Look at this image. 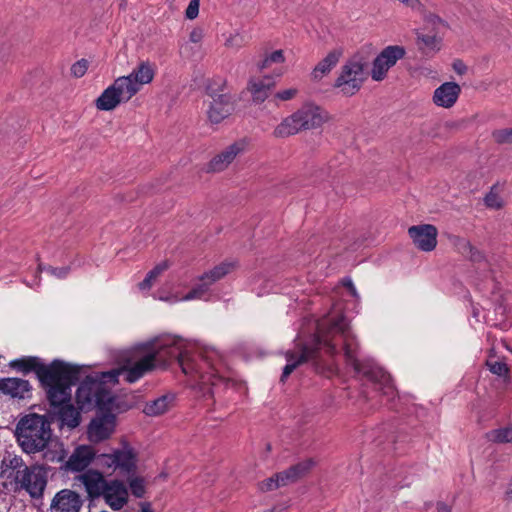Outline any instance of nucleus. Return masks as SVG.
Instances as JSON below:
<instances>
[{"mask_svg":"<svg viewBox=\"0 0 512 512\" xmlns=\"http://www.w3.org/2000/svg\"><path fill=\"white\" fill-rule=\"evenodd\" d=\"M147 355H151L154 368L166 367L177 360L183 373L195 377L215 398L222 390L234 386L235 382L223 374L225 366L223 356L216 350L190 354L172 339L156 340L141 346Z\"/></svg>","mask_w":512,"mask_h":512,"instance_id":"nucleus-1","label":"nucleus"},{"mask_svg":"<svg viewBox=\"0 0 512 512\" xmlns=\"http://www.w3.org/2000/svg\"><path fill=\"white\" fill-rule=\"evenodd\" d=\"M151 355H147L142 347L135 352V362L118 369L86 376L76 391V403L81 411H91L95 406L109 409L115 396L112 387L118 383V377L124 376L129 383H134L146 373L154 369Z\"/></svg>","mask_w":512,"mask_h":512,"instance_id":"nucleus-2","label":"nucleus"},{"mask_svg":"<svg viewBox=\"0 0 512 512\" xmlns=\"http://www.w3.org/2000/svg\"><path fill=\"white\" fill-rule=\"evenodd\" d=\"M332 332L341 339L344 356L357 375H362L370 381L376 390L389 397L394 396L395 388L391 376L371 360H359L357 357L358 343L351 333L344 317L338 318L331 327Z\"/></svg>","mask_w":512,"mask_h":512,"instance_id":"nucleus-3","label":"nucleus"},{"mask_svg":"<svg viewBox=\"0 0 512 512\" xmlns=\"http://www.w3.org/2000/svg\"><path fill=\"white\" fill-rule=\"evenodd\" d=\"M82 368L62 359H53L49 363L44 361L37 380L49 405L71 400L72 386L80 380Z\"/></svg>","mask_w":512,"mask_h":512,"instance_id":"nucleus-4","label":"nucleus"},{"mask_svg":"<svg viewBox=\"0 0 512 512\" xmlns=\"http://www.w3.org/2000/svg\"><path fill=\"white\" fill-rule=\"evenodd\" d=\"M53 415L30 413L16 424L15 436L21 449L27 454L44 450L52 436Z\"/></svg>","mask_w":512,"mask_h":512,"instance_id":"nucleus-5","label":"nucleus"},{"mask_svg":"<svg viewBox=\"0 0 512 512\" xmlns=\"http://www.w3.org/2000/svg\"><path fill=\"white\" fill-rule=\"evenodd\" d=\"M327 119L328 113L324 109L313 102H306L275 127L273 136L275 138H286L303 130L316 129Z\"/></svg>","mask_w":512,"mask_h":512,"instance_id":"nucleus-6","label":"nucleus"},{"mask_svg":"<svg viewBox=\"0 0 512 512\" xmlns=\"http://www.w3.org/2000/svg\"><path fill=\"white\" fill-rule=\"evenodd\" d=\"M369 60L361 52L353 54L341 66L333 87L346 97L357 94L369 76Z\"/></svg>","mask_w":512,"mask_h":512,"instance_id":"nucleus-7","label":"nucleus"},{"mask_svg":"<svg viewBox=\"0 0 512 512\" xmlns=\"http://www.w3.org/2000/svg\"><path fill=\"white\" fill-rule=\"evenodd\" d=\"M322 345L327 348L328 353L331 355L337 352V343L323 340L319 336L315 337L311 345L301 344L298 345L297 350L287 351L285 353L287 364L283 368L280 381L284 383L297 367L306 362H312L315 370L318 371V358Z\"/></svg>","mask_w":512,"mask_h":512,"instance_id":"nucleus-8","label":"nucleus"},{"mask_svg":"<svg viewBox=\"0 0 512 512\" xmlns=\"http://www.w3.org/2000/svg\"><path fill=\"white\" fill-rule=\"evenodd\" d=\"M206 90L208 96L212 98L207 112L208 118L210 122L218 124L233 113L236 98L225 91V81H221L218 88H215L214 84H209Z\"/></svg>","mask_w":512,"mask_h":512,"instance_id":"nucleus-9","label":"nucleus"},{"mask_svg":"<svg viewBox=\"0 0 512 512\" xmlns=\"http://www.w3.org/2000/svg\"><path fill=\"white\" fill-rule=\"evenodd\" d=\"M97 460L99 465L118 470L122 476H133L137 471V453L128 444L110 454L99 455Z\"/></svg>","mask_w":512,"mask_h":512,"instance_id":"nucleus-10","label":"nucleus"},{"mask_svg":"<svg viewBox=\"0 0 512 512\" xmlns=\"http://www.w3.org/2000/svg\"><path fill=\"white\" fill-rule=\"evenodd\" d=\"M17 487L25 490L32 498H39L43 495L47 484L46 471L38 465L25 466L13 476Z\"/></svg>","mask_w":512,"mask_h":512,"instance_id":"nucleus-11","label":"nucleus"},{"mask_svg":"<svg viewBox=\"0 0 512 512\" xmlns=\"http://www.w3.org/2000/svg\"><path fill=\"white\" fill-rule=\"evenodd\" d=\"M126 80L119 77L115 79L112 85L107 87L96 99L95 106L101 111H111L120 103L127 102L132 98V87L127 85Z\"/></svg>","mask_w":512,"mask_h":512,"instance_id":"nucleus-12","label":"nucleus"},{"mask_svg":"<svg viewBox=\"0 0 512 512\" xmlns=\"http://www.w3.org/2000/svg\"><path fill=\"white\" fill-rule=\"evenodd\" d=\"M405 55L406 50L403 46L389 45L385 47L373 60L370 72L371 78L377 82L384 80L389 69L395 66L397 61L403 59Z\"/></svg>","mask_w":512,"mask_h":512,"instance_id":"nucleus-13","label":"nucleus"},{"mask_svg":"<svg viewBox=\"0 0 512 512\" xmlns=\"http://www.w3.org/2000/svg\"><path fill=\"white\" fill-rule=\"evenodd\" d=\"M114 406L112 402L109 409H101L99 406H95L102 414L91 420L87 434L91 442L99 443L108 439L115 428V415L111 412Z\"/></svg>","mask_w":512,"mask_h":512,"instance_id":"nucleus-14","label":"nucleus"},{"mask_svg":"<svg viewBox=\"0 0 512 512\" xmlns=\"http://www.w3.org/2000/svg\"><path fill=\"white\" fill-rule=\"evenodd\" d=\"M408 235L415 247L424 252H430L436 248L438 231L434 225L421 224L409 227Z\"/></svg>","mask_w":512,"mask_h":512,"instance_id":"nucleus-15","label":"nucleus"},{"mask_svg":"<svg viewBox=\"0 0 512 512\" xmlns=\"http://www.w3.org/2000/svg\"><path fill=\"white\" fill-rule=\"evenodd\" d=\"M83 505L81 496L70 489H63L54 496L51 512H79Z\"/></svg>","mask_w":512,"mask_h":512,"instance_id":"nucleus-16","label":"nucleus"},{"mask_svg":"<svg viewBox=\"0 0 512 512\" xmlns=\"http://www.w3.org/2000/svg\"><path fill=\"white\" fill-rule=\"evenodd\" d=\"M106 503L115 511L122 509L128 502V489L124 482L118 479L107 482L102 493Z\"/></svg>","mask_w":512,"mask_h":512,"instance_id":"nucleus-17","label":"nucleus"},{"mask_svg":"<svg viewBox=\"0 0 512 512\" xmlns=\"http://www.w3.org/2000/svg\"><path fill=\"white\" fill-rule=\"evenodd\" d=\"M0 392L19 400L31 398L32 385L26 379L8 377L0 379Z\"/></svg>","mask_w":512,"mask_h":512,"instance_id":"nucleus-18","label":"nucleus"},{"mask_svg":"<svg viewBox=\"0 0 512 512\" xmlns=\"http://www.w3.org/2000/svg\"><path fill=\"white\" fill-rule=\"evenodd\" d=\"M50 407L52 410L46 415H53L54 422L58 421L60 426L76 428L80 424V412L71 404V400L59 405H50Z\"/></svg>","mask_w":512,"mask_h":512,"instance_id":"nucleus-19","label":"nucleus"},{"mask_svg":"<svg viewBox=\"0 0 512 512\" xmlns=\"http://www.w3.org/2000/svg\"><path fill=\"white\" fill-rule=\"evenodd\" d=\"M96 457L93 447L80 445L75 448L69 459L65 463V468L71 472H81L85 470L92 460Z\"/></svg>","mask_w":512,"mask_h":512,"instance_id":"nucleus-20","label":"nucleus"},{"mask_svg":"<svg viewBox=\"0 0 512 512\" xmlns=\"http://www.w3.org/2000/svg\"><path fill=\"white\" fill-rule=\"evenodd\" d=\"M314 466L315 461L312 458L305 459L277 473V477L280 479V484L286 486L304 478Z\"/></svg>","mask_w":512,"mask_h":512,"instance_id":"nucleus-21","label":"nucleus"},{"mask_svg":"<svg viewBox=\"0 0 512 512\" xmlns=\"http://www.w3.org/2000/svg\"><path fill=\"white\" fill-rule=\"evenodd\" d=\"M461 93V87L456 82H445L435 89L433 102L443 108H451Z\"/></svg>","mask_w":512,"mask_h":512,"instance_id":"nucleus-22","label":"nucleus"},{"mask_svg":"<svg viewBox=\"0 0 512 512\" xmlns=\"http://www.w3.org/2000/svg\"><path fill=\"white\" fill-rule=\"evenodd\" d=\"M154 72L148 63L142 62L129 75L119 77L126 80V84L132 87V97L138 93L144 84H148L153 80Z\"/></svg>","mask_w":512,"mask_h":512,"instance_id":"nucleus-23","label":"nucleus"},{"mask_svg":"<svg viewBox=\"0 0 512 512\" xmlns=\"http://www.w3.org/2000/svg\"><path fill=\"white\" fill-rule=\"evenodd\" d=\"M244 149L243 144L235 142L226 147L222 152L214 156L209 162L208 171L220 172L228 167L230 163L240 154Z\"/></svg>","mask_w":512,"mask_h":512,"instance_id":"nucleus-24","label":"nucleus"},{"mask_svg":"<svg viewBox=\"0 0 512 512\" xmlns=\"http://www.w3.org/2000/svg\"><path fill=\"white\" fill-rule=\"evenodd\" d=\"M79 479L85 486L88 496L91 499L102 496L108 482L104 479L102 473L97 470H87L79 476Z\"/></svg>","mask_w":512,"mask_h":512,"instance_id":"nucleus-25","label":"nucleus"},{"mask_svg":"<svg viewBox=\"0 0 512 512\" xmlns=\"http://www.w3.org/2000/svg\"><path fill=\"white\" fill-rule=\"evenodd\" d=\"M44 359L38 356H22L20 358L13 359L9 362L8 366L12 370L28 375L34 373L38 379V375L41 371Z\"/></svg>","mask_w":512,"mask_h":512,"instance_id":"nucleus-26","label":"nucleus"},{"mask_svg":"<svg viewBox=\"0 0 512 512\" xmlns=\"http://www.w3.org/2000/svg\"><path fill=\"white\" fill-rule=\"evenodd\" d=\"M343 55L341 48L333 49L330 51L313 69L311 78L314 81L321 80L324 76L328 75L331 70L337 65Z\"/></svg>","mask_w":512,"mask_h":512,"instance_id":"nucleus-27","label":"nucleus"},{"mask_svg":"<svg viewBox=\"0 0 512 512\" xmlns=\"http://www.w3.org/2000/svg\"><path fill=\"white\" fill-rule=\"evenodd\" d=\"M274 86L273 79L265 77L263 79H251L248 82L247 89L250 91L254 102L262 103L269 97Z\"/></svg>","mask_w":512,"mask_h":512,"instance_id":"nucleus-28","label":"nucleus"},{"mask_svg":"<svg viewBox=\"0 0 512 512\" xmlns=\"http://www.w3.org/2000/svg\"><path fill=\"white\" fill-rule=\"evenodd\" d=\"M172 401L173 396L162 395L153 401L147 402L143 412L147 416H159L169 409Z\"/></svg>","mask_w":512,"mask_h":512,"instance_id":"nucleus-29","label":"nucleus"},{"mask_svg":"<svg viewBox=\"0 0 512 512\" xmlns=\"http://www.w3.org/2000/svg\"><path fill=\"white\" fill-rule=\"evenodd\" d=\"M440 41V38H437L436 35L417 33V46L425 55L438 51Z\"/></svg>","mask_w":512,"mask_h":512,"instance_id":"nucleus-30","label":"nucleus"},{"mask_svg":"<svg viewBox=\"0 0 512 512\" xmlns=\"http://www.w3.org/2000/svg\"><path fill=\"white\" fill-rule=\"evenodd\" d=\"M235 266L234 262H223L200 277V281L207 280L210 285L227 275Z\"/></svg>","mask_w":512,"mask_h":512,"instance_id":"nucleus-31","label":"nucleus"},{"mask_svg":"<svg viewBox=\"0 0 512 512\" xmlns=\"http://www.w3.org/2000/svg\"><path fill=\"white\" fill-rule=\"evenodd\" d=\"M25 463L20 456L8 454L1 461L2 472L7 474L8 478H13L16 472L25 467Z\"/></svg>","mask_w":512,"mask_h":512,"instance_id":"nucleus-32","label":"nucleus"},{"mask_svg":"<svg viewBox=\"0 0 512 512\" xmlns=\"http://www.w3.org/2000/svg\"><path fill=\"white\" fill-rule=\"evenodd\" d=\"M168 263L166 261L157 264L152 270H150L146 277L138 284L140 290H149L154 280L161 275L165 270L168 269Z\"/></svg>","mask_w":512,"mask_h":512,"instance_id":"nucleus-33","label":"nucleus"},{"mask_svg":"<svg viewBox=\"0 0 512 512\" xmlns=\"http://www.w3.org/2000/svg\"><path fill=\"white\" fill-rule=\"evenodd\" d=\"M489 441L495 443H512V427L494 429L486 434Z\"/></svg>","mask_w":512,"mask_h":512,"instance_id":"nucleus-34","label":"nucleus"},{"mask_svg":"<svg viewBox=\"0 0 512 512\" xmlns=\"http://www.w3.org/2000/svg\"><path fill=\"white\" fill-rule=\"evenodd\" d=\"M210 283L207 280L200 281L195 287H193L182 300L189 301L193 299H202L210 288Z\"/></svg>","mask_w":512,"mask_h":512,"instance_id":"nucleus-35","label":"nucleus"},{"mask_svg":"<svg viewBox=\"0 0 512 512\" xmlns=\"http://www.w3.org/2000/svg\"><path fill=\"white\" fill-rule=\"evenodd\" d=\"M131 493L136 498H142L145 494V482L142 477L139 476H126Z\"/></svg>","mask_w":512,"mask_h":512,"instance_id":"nucleus-36","label":"nucleus"},{"mask_svg":"<svg viewBox=\"0 0 512 512\" xmlns=\"http://www.w3.org/2000/svg\"><path fill=\"white\" fill-rule=\"evenodd\" d=\"M495 185L491 187L489 193L484 197V203L488 208L500 209L503 205L500 196L494 192Z\"/></svg>","mask_w":512,"mask_h":512,"instance_id":"nucleus-37","label":"nucleus"},{"mask_svg":"<svg viewBox=\"0 0 512 512\" xmlns=\"http://www.w3.org/2000/svg\"><path fill=\"white\" fill-rule=\"evenodd\" d=\"M492 137L497 144L512 143V128L495 130Z\"/></svg>","mask_w":512,"mask_h":512,"instance_id":"nucleus-38","label":"nucleus"},{"mask_svg":"<svg viewBox=\"0 0 512 512\" xmlns=\"http://www.w3.org/2000/svg\"><path fill=\"white\" fill-rule=\"evenodd\" d=\"M39 270L40 271H46L48 272L49 274L59 278V279H64L68 276V274L70 273V267L69 266H63V267H53V266H44L42 267V265H39Z\"/></svg>","mask_w":512,"mask_h":512,"instance_id":"nucleus-39","label":"nucleus"},{"mask_svg":"<svg viewBox=\"0 0 512 512\" xmlns=\"http://www.w3.org/2000/svg\"><path fill=\"white\" fill-rule=\"evenodd\" d=\"M89 62L86 59H81L71 66V74L76 78H81L87 72Z\"/></svg>","mask_w":512,"mask_h":512,"instance_id":"nucleus-40","label":"nucleus"},{"mask_svg":"<svg viewBox=\"0 0 512 512\" xmlns=\"http://www.w3.org/2000/svg\"><path fill=\"white\" fill-rule=\"evenodd\" d=\"M454 245L458 252L465 257L467 254H469V252L473 251V245L465 238L456 237L454 240Z\"/></svg>","mask_w":512,"mask_h":512,"instance_id":"nucleus-41","label":"nucleus"},{"mask_svg":"<svg viewBox=\"0 0 512 512\" xmlns=\"http://www.w3.org/2000/svg\"><path fill=\"white\" fill-rule=\"evenodd\" d=\"M489 370L498 376H505L508 373L507 364L502 361L488 362Z\"/></svg>","mask_w":512,"mask_h":512,"instance_id":"nucleus-42","label":"nucleus"},{"mask_svg":"<svg viewBox=\"0 0 512 512\" xmlns=\"http://www.w3.org/2000/svg\"><path fill=\"white\" fill-rule=\"evenodd\" d=\"M282 486L283 485L280 484V479L277 477L276 473L274 476L262 481L260 484V489L262 491H271Z\"/></svg>","mask_w":512,"mask_h":512,"instance_id":"nucleus-43","label":"nucleus"},{"mask_svg":"<svg viewBox=\"0 0 512 512\" xmlns=\"http://www.w3.org/2000/svg\"><path fill=\"white\" fill-rule=\"evenodd\" d=\"M297 88H289L282 91H278L274 94V100L288 101L296 97L298 94Z\"/></svg>","mask_w":512,"mask_h":512,"instance_id":"nucleus-44","label":"nucleus"},{"mask_svg":"<svg viewBox=\"0 0 512 512\" xmlns=\"http://www.w3.org/2000/svg\"><path fill=\"white\" fill-rule=\"evenodd\" d=\"M199 2L200 0H190V3L186 9V18L192 20L198 16L199 13Z\"/></svg>","mask_w":512,"mask_h":512,"instance_id":"nucleus-45","label":"nucleus"},{"mask_svg":"<svg viewBox=\"0 0 512 512\" xmlns=\"http://www.w3.org/2000/svg\"><path fill=\"white\" fill-rule=\"evenodd\" d=\"M472 262H481L484 260V255L476 247L473 246V251L466 255Z\"/></svg>","mask_w":512,"mask_h":512,"instance_id":"nucleus-46","label":"nucleus"},{"mask_svg":"<svg viewBox=\"0 0 512 512\" xmlns=\"http://www.w3.org/2000/svg\"><path fill=\"white\" fill-rule=\"evenodd\" d=\"M271 63H282L284 62V54L282 50H276L267 56Z\"/></svg>","mask_w":512,"mask_h":512,"instance_id":"nucleus-47","label":"nucleus"},{"mask_svg":"<svg viewBox=\"0 0 512 512\" xmlns=\"http://www.w3.org/2000/svg\"><path fill=\"white\" fill-rule=\"evenodd\" d=\"M203 38V31L199 28H195L190 32L189 40L193 43H199Z\"/></svg>","mask_w":512,"mask_h":512,"instance_id":"nucleus-48","label":"nucleus"},{"mask_svg":"<svg viewBox=\"0 0 512 512\" xmlns=\"http://www.w3.org/2000/svg\"><path fill=\"white\" fill-rule=\"evenodd\" d=\"M453 69L454 71L459 74V75H463L466 73L467 71V66L464 64L463 61L457 59L453 62Z\"/></svg>","mask_w":512,"mask_h":512,"instance_id":"nucleus-49","label":"nucleus"},{"mask_svg":"<svg viewBox=\"0 0 512 512\" xmlns=\"http://www.w3.org/2000/svg\"><path fill=\"white\" fill-rule=\"evenodd\" d=\"M398 1L412 9H420L422 6L420 0H398Z\"/></svg>","mask_w":512,"mask_h":512,"instance_id":"nucleus-50","label":"nucleus"},{"mask_svg":"<svg viewBox=\"0 0 512 512\" xmlns=\"http://www.w3.org/2000/svg\"><path fill=\"white\" fill-rule=\"evenodd\" d=\"M343 285L348 288V290L354 297H357V291L351 279H345Z\"/></svg>","mask_w":512,"mask_h":512,"instance_id":"nucleus-51","label":"nucleus"},{"mask_svg":"<svg viewBox=\"0 0 512 512\" xmlns=\"http://www.w3.org/2000/svg\"><path fill=\"white\" fill-rule=\"evenodd\" d=\"M437 511L438 512H451V508L444 502H438L437 503Z\"/></svg>","mask_w":512,"mask_h":512,"instance_id":"nucleus-52","label":"nucleus"},{"mask_svg":"<svg viewBox=\"0 0 512 512\" xmlns=\"http://www.w3.org/2000/svg\"><path fill=\"white\" fill-rule=\"evenodd\" d=\"M271 64V61L269 60L268 57H266L263 61H261L259 64H258V68L260 71L268 68Z\"/></svg>","mask_w":512,"mask_h":512,"instance_id":"nucleus-53","label":"nucleus"},{"mask_svg":"<svg viewBox=\"0 0 512 512\" xmlns=\"http://www.w3.org/2000/svg\"><path fill=\"white\" fill-rule=\"evenodd\" d=\"M141 512H154V511L150 508L149 503H145L142 505Z\"/></svg>","mask_w":512,"mask_h":512,"instance_id":"nucleus-54","label":"nucleus"},{"mask_svg":"<svg viewBox=\"0 0 512 512\" xmlns=\"http://www.w3.org/2000/svg\"><path fill=\"white\" fill-rule=\"evenodd\" d=\"M506 495L507 497L512 500V485H511V482L509 483V486H508V489L506 491Z\"/></svg>","mask_w":512,"mask_h":512,"instance_id":"nucleus-55","label":"nucleus"}]
</instances>
